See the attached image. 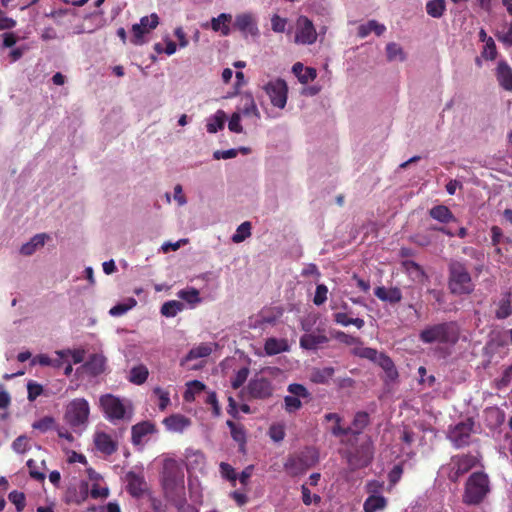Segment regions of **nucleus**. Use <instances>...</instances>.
Returning <instances> with one entry per match:
<instances>
[{"mask_svg": "<svg viewBox=\"0 0 512 512\" xmlns=\"http://www.w3.org/2000/svg\"><path fill=\"white\" fill-rule=\"evenodd\" d=\"M449 292L455 296L470 295L475 289L472 276L463 261L451 260L448 264Z\"/></svg>", "mask_w": 512, "mask_h": 512, "instance_id": "nucleus-1", "label": "nucleus"}, {"mask_svg": "<svg viewBox=\"0 0 512 512\" xmlns=\"http://www.w3.org/2000/svg\"><path fill=\"white\" fill-rule=\"evenodd\" d=\"M161 482L168 499L174 500L184 495V473L176 460H164Z\"/></svg>", "mask_w": 512, "mask_h": 512, "instance_id": "nucleus-2", "label": "nucleus"}, {"mask_svg": "<svg viewBox=\"0 0 512 512\" xmlns=\"http://www.w3.org/2000/svg\"><path fill=\"white\" fill-rule=\"evenodd\" d=\"M419 339L425 344H456L459 339V329L452 321L428 325L419 333Z\"/></svg>", "mask_w": 512, "mask_h": 512, "instance_id": "nucleus-3", "label": "nucleus"}, {"mask_svg": "<svg viewBox=\"0 0 512 512\" xmlns=\"http://www.w3.org/2000/svg\"><path fill=\"white\" fill-rule=\"evenodd\" d=\"M319 461V452L314 447H305L303 450L290 454L284 462V470L292 477L305 473Z\"/></svg>", "mask_w": 512, "mask_h": 512, "instance_id": "nucleus-4", "label": "nucleus"}, {"mask_svg": "<svg viewBox=\"0 0 512 512\" xmlns=\"http://www.w3.org/2000/svg\"><path fill=\"white\" fill-rule=\"evenodd\" d=\"M489 492L488 476L483 472H474L469 476L465 484L463 502L468 505H478Z\"/></svg>", "mask_w": 512, "mask_h": 512, "instance_id": "nucleus-5", "label": "nucleus"}, {"mask_svg": "<svg viewBox=\"0 0 512 512\" xmlns=\"http://www.w3.org/2000/svg\"><path fill=\"white\" fill-rule=\"evenodd\" d=\"M336 422L332 428L335 436L341 438V442L352 443V439H356L364 427L368 424V418H353L352 424L346 422V418H335Z\"/></svg>", "mask_w": 512, "mask_h": 512, "instance_id": "nucleus-6", "label": "nucleus"}, {"mask_svg": "<svg viewBox=\"0 0 512 512\" xmlns=\"http://www.w3.org/2000/svg\"><path fill=\"white\" fill-rule=\"evenodd\" d=\"M343 456L346 458L351 470L366 467L371 463L373 458L371 443L366 440L358 447L345 450Z\"/></svg>", "mask_w": 512, "mask_h": 512, "instance_id": "nucleus-7", "label": "nucleus"}, {"mask_svg": "<svg viewBox=\"0 0 512 512\" xmlns=\"http://www.w3.org/2000/svg\"><path fill=\"white\" fill-rule=\"evenodd\" d=\"M477 462V458L471 454L453 456L447 465L448 479L454 483L458 482L463 475L476 466Z\"/></svg>", "mask_w": 512, "mask_h": 512, "instance_id": "nucleus-8", "label": "nucleus"}, {"mask_svg": "<svg viewBox=\"0 0 512 512\" xmlns=\"http://www.w3.org/2000/svg\"><path fill=\"white\" fill-rule=\"evenodd\" d=\"M264 90L269 96V99L274 107L283 109L287 103L288 97V86L283 79H276L269 81L265 86Z\"/></svg>", "mask_w": 512, "mask_h": 512, "instance_id": "nucleus-9", "label": "nucleus"}, {"mask_svg": "<svg viewBox=\"0 0 512 512\" xmlns=\"http://www.w3.org/2000/svg\"><path fill=\"white\" fill-rule=\"evenodd\" d=\"M472 419L473 418H466L465 421H461L451 426L449 429L448 438L456 448H461L469 444L474 425Z\"/></svg>", "mask_w": 512, "mask_h": 512, "instance_id": "nucleus-10", "label": "nucleus"}, {"mask_svg": "<svg viewBox=\"0 0 512 512\" xmlns=\"http://www.w3.org/2000/svg\"><path fill=\"white\" fill-rule=\"evenodd\" d=\"M317 40V32L313 22L306 16H300L296 22L295 42L311 45Z\"/></svg>", "mask_w": 512, "mask_h": 512, "instance_id": "nucleus-11", "label": "nucleus"}, {"mask_svg": "<svg viewBox=\"0 0 512 512\" xmlns=\"http://www.w3.org/2000/svg\"><path fill=\"white\" fill-rule=\"evenodd\" d=\"M287 391L289 395L284 398V402L288 413L296 412L302 405L301 399L307 400L310 396L307 388L298 383L290 384Z\"/></svg>", "mask_w": 512, "mask_h": 512, "instance_id": "nucleus-12", "label": "nucleus"}, {"mask_svg": "<svg viewBox=\"0 0 512 512\" xmlns=\"http://www.w3.org/2000/svg\"><path fill=\"white\" fill-rule=\"evenodd\" d=\"M159 24V17L156 13L144 16L140 19V23L132 26L133 37L131 42L134 45H142L144 43L143 36L155 29Z\"/></svg>", "mask_w": 512, "mask_h": 512, "instance_id": "nucleus-13", "label": "nucleus"}, {"mask_svg": "<svg viewBox=\"0 0 512 512\" xmlns=\"http://www.w3.org/2000/svg\"><path fill=\"white\" fill-rule=\"evenodd\" d=\"M247 391L252 398L265 399L272 395L273 387L267 378L255 377L249 381Z\"/></svg>", "mask_w": 512, "mask_h": 512, "instance_id": "nucleus-14", "label": "nucleus"}, {"mask_svg": "<svg viewBox=\"0 0 512 512\" xmlns=\"http://www.w3.org/2000/svg\"><path fill=\"white\" fill-rule=\"evenodd\" d=\"M100 405L106 416H125V407L118 397L111 394L104 395L100 398Z\"/></svg>", "mask_w": 512, "mask_h": 512, "instance_id": "nucleus-15", "label": "nucleus"}, {"mask_svg": "<svg viewBox=\"0 0 512 512\" xmlns=\"http://www.w3.org/2000/svg\"><path fill=\"white\" fill-rule=\"evenodd\" d=\"M495 318L498 320H504L512 316V291L507 289L500 295V299L495 302Z\"/></svg>", "mask_w": 512, "mask_h": 512, "instance_id": "nucleus-16", "label": "nucleus"}, {"mask_svg": "<svg viewBox=\"0 0 512 512\" xmlns=\"http://www.w3.org/2000/svg\"><path fill=\"white\" fill-rule=\"evenodd\" d=\"M156 432L155 425L149 421H141L132 427V443L140 445L146 441V437Z\"/></svg>", "mask_w": 512, "mask_h": 512, "instance_id": "nucleus-17", "label": "nucleus"}, {"mask_svg": "<svg viewBox=\"0 0 512 512\" xmlns=\"http://www.w3.org/2000/svg\"><path fill=\"white\" fill-rule=\"evenodd\" d=\"M94 444L98 451L105 455H112L117 451V442L105 432H97L94 436Z\"/></svg>", "mask_w": 512, "mask_h": 512, "instance_id": "nucleus-18", "label": "nucleus"}, {"mask_svg": "<svg viewBox=\"0 0 512 512\" xmlns=\"http://www.w3.org/2000/svg\"><path fill=\"white\" fill-rule=\"evenodd\" d=\"M234 26L244 35L257 36L259 34L255 19L251 14H239L236 16Z\"/></svg>", "mask_w": 512, "mask_h": 512, "instance_id": "nucleus-19", "label": "nucleus"}, {"mask_svg": "<svg viewBox=\"0 0 512 512\" xmlns=\"http://www.w3.org/2000/svg\"><path fill=\"white\" fill-rule=\"evenodd\" d=\"M495 75L500 87L512 91V68L505 60L498 62Z\"/></svg>", "mask_w": 512, "mask_h": 512, "instance_id": "nucleus-20", "label": "nucleus"}, {"mask_svg": "<svg viewBox=\"0 0 512 512\" xmlns=\"http://www.w3.org/2000/svg\"><path fill=\"white\" fill-rule=\"evenodd\" d=\"M205 455L200 450L186 449L185 465L188 472L202 471L205 467Z\"/></svg>", "mask_w": 512, "mask_h": 512, "instance_id": "nucleus-21", "label": "nucleus"}, {"mask_svg": "<svg viewBox=\"0 0 512 512\" xmlns=\"http://www.w3.org/2000/svg\"><path fill=\"white\" fill-rule=\"evenodd\" d=\"M127 490L134 497H140L146 490L147 484L144 477L133 471H130L126 475Z\"/></svg>", "mask_w": 512, "mask_h": 512, "instance_id": "nucleus-22", "label": "nucleus"}, {"mask_svg": "<svg viewBox=\"0 0 512 512\" xmlns=\"http://www.w3.org/2000/svg\"><path fill=\"white\" fill-rule=\"evenodd\" d=\"M374 294L381 301L388 302L390 304H396L402 300V292L398 287H390L387 289L384 286H379L375 288Z\"/></svg>", "mask_w": 512, "mask_h": 512, "instance_id": "nucleus-23", "label": "nucleus"}, {"mask_svg": "<svg viewBox=\"0 0 512 512\" xmlns=\"http://www.w3.org/2000/svg\"><path fill=\"white\" fill-rule=\"evenodd\" d=\"M429 216L432 219H434L440 223H443V224L458 222L457 218L454 216L452 211L447 206L442 205V204L433 206L429 210Z\"/></svg>", "mask_w": 512, "mask_h": 512, "instance_id": "nucleus-24", "label": "nucleus"}, {"mask_svg": "<svg viewBox=\"0 0 512 512\" xmlns=\"http://www.w3.org/2000/svg\"><path fill=\"white\" fill-rule=\"evenodd\" d=\"M89 404L84 398L73 399L66 407L64 416H89Z\"/></svg>", "mask_w": 512, "mask_h": 512, "instance_id": "nucleus-25", "label": "nucleus"}, {"mask_svg": "<svg viewBox=\"0 0 512 512\" xmlns=\"http://www.w3.org/2000/svg\"><path fill=\"white\" fill-rule=\"evenodd\" d=\"M292 72L302 84H307L317 77L316 69L312 67H304L301 62H297L293 65Z\"/></svg>", "mask_w": 512, "mask_h": 512, "instance_id": "nucleus-26", "label": "nucleus"}, {"mask_svg": "<svg viewBox=\"0 0 512 512\" xmlns=\"http://www.w3.org/2000/svg\"><path fill=\"white\" fill-rule=\"evenodd\" d=\"M327 342L328 338L323 334L307 333L300 338V346L306 350H315L319 345Z\"/></svg>", "mask_w": 512, "mask_h": 512, "instance_id": "nucleus-27", "label": "nucleus"}, {"mask_svg": "<svg viewBox=\"0 0 512 512\" xmlns=\"http://www.w3.org/2000/svg\"><path fill=\"white\" fill-rule=\"evenodd\" d=\"M386 31V27L383 24L378 23L376 20H369L365 24H361L357 29V35L360 38L367 37L371 32H374L377 36L382 35Z\"/></svg>", "mask_w": 512, "mask_h": 512, "instance_id": "nucleus-28", "label": "nucleus"}, {"mask_svg": "<svg viewBox=\"0 0 512 512\" xmlns=\"http://www.w3.org/2000/svg\"><path fill=\"white\" fill-rule=\"evenodd\" d=\"M289 346L285 339H277L274 337L268 338L264 345V350L267 355H276L288 351Z\"/></svg>", "mask_w": 512, "mask_h": 512, "instance_id": "nucleus-29", "label": "nucleus"}, {"mask_svg": "<svg viewBox=\"0 0 512 512\" xmlns=\"http://www.w3.org/2000/svg\"><path fill=\"white\" fill-rule=\"evenodd\" d=\"M48 238V236L44 233L36 234L32 239L23 244L20 248V252L22 255L30 256L32 255L37 248L43 247L45 244V240Z\"/></svg>", "mask_w": 512, "mask_h": 512, "instance_id": "nucleus-30", "label": "nucleus"}, {"mask_svg": "<svg viewBox=\"0 0 512 512\" xmlns=\"http://www.w3.org/2000/svg\"><path fill=\"white\" fill-rule=\"evenodd\" d=\"M402 267L413 280L422 281L427 277L423 268L413 260L403 261Z\"/></svg>", "mask_w": 512, "mask_h": 512, "instance_id": "nucleus-31", "label": "nucleus"}, {"mask_svg": "<svg viewBox=\"0 0 512 512\" xmlns=\"http://www.w3.org/2000/svg\"><path fill=\"white\" fill-rule=\"evenodd\" d=\"M231 21V15L221 13L218 17L211 19V28L215 32H221L222 35L227 36L230 33L228 23Z\"/></svg>", "mask_w": 512, "mask_h": 512, "instance_id": "nucleus-32", "label": "nucleus"}, {"mask_svg": "<svg viewBox=\"0 0 512 512\" xmlns=\"http://www.w3.org/2000/svg\"><path fill=\"white\" fill-rule=\"evenodd\" d=\"M376 363L385 371L386 376L390 380L393 381L398 377V371H397L392 359L388 355H386L384 353H380V356H379L378 360L376 361Z\"/></svg>", "mask_w": 512, "mask_h": 512, "instance_id": "nucleus-33", "label": "nucleus"}, {"mask_svg": "<svg viewBox=\"0 0 512 512\" xmlns=\"http://www.w3.org/2000/svg\"><path fill=\"white\" fill-rule=\"evenodd\" d=\"M226 118V113L223 110H217L207 122V132L216 133L219 130H222L224 128Z\"/></svg>", "mask_w": 512, "mask_h": 512, "instance_id": "nucleus-34", "label": "nucleus"}, {"mask_svg": "<svg viewBox=\"0 0 512 512\" xmlns=\"http://www.w3.org/2000/svg\"><path fill=\"white\" fill-rule=\"evenodd\" d=\"M386 506V499L383 496L371 495L369 496L363 505L364 512H376L384 509Z\"/></svg>", "mask_w": 512, "mask_h": 512, "instance_id": "nucleus-35", "label": "nucleus"}, {"mask_svg": "<svg viewBox=\"0 0 512 512\" xmlns=\"http://www.w3.org/2000/svg\"><path fill=\"white\" fill-rule=\"evenodd\" d=\"M166 428L173 432H182L190 426V418H164Z\"/></svg>", "mask_w": 512, "mask_h": 512, "instance_id": "nucleus-36", "label": "nucleus"}, {"mask_svg": "<svg viewBox=\"0 0 512 512\" xmlns=\"http://www.w3.org/2000/svg\"><path fill=\"white\" fill-rule=\"evenodd\" d=\"M187 388L183 394V398L186 402H191L195 399V396L204 391L205 385L199 380H193L186 384Z\"/></svg>", "mask_w": 512, "mask_h": 512, "instance_id": "nucleus-37", "label": "nucleus"}, {"mask_svg": "<svg viewBox=\"0 0 512 512\" xmlns=\"http://www.w3.org/2000/svg\"><path fill=\"white\" fill-rule=\"evenodd\" d=\"M446 10L445 0H430L426 3V12L433 18H440Z\"/></svg>", "mask_w": 512, "mask_h": 512, "instance_id": "nucleus-38", "label": "nucleus"}, {"mask_svg": "<svg viewBox=\"0 0 512 512\" xmlns=\"http://www.w3.org/2000/svg\"><path fill=\"white\" fill-rule=\"evenodd\" d=\"M243 101H244V103H243L242 107L240 108L241 114H243L244 116H254L257 119H259L260 113H259V110L256 106V103H255L252 95H250V94L245 95L243 97Z\"/></svg>", "mask_w": 512, "mask_h": 512, "instance_id": "nucleus-39", "label": "nucleus"}, {"mask_svg": "<svg viewBox=\"0 0 512 512\" xmlns=\"http://www.w3.org/2000/svg\"><path fill=\"white\" fill-rule=\"evenodd\" d=\"M333 367H324L313 370L311 374V379L314 383L317 384H325L332 378L334 375Z\"/></svg>", "mask_w": 512, "mask_h": 512, "instance_id": "nucleus-40", "label": "nucleus"}, {"mask_svg": "<svg viewBox=\"0 0 512 512\" xmlns=\"http://www.w3.org/2000/svg\"><path fill=\"white\" fill-rule=\"evenodd\" d=\"M212 353V347L210 344L201 343L200 345L193 347L185 357L186 361L207 357Z\"/></svg>", "mask_w": 512, "mask_h": 512, "instance_id": "nucleus-41", "label": "nucleus"}, {"mask_svg": "<svg viewBox=\"0 0 512 512\" xmlns=\"http://www.w3.org/2000/svg\"><path fill=\"white\" fill-rule=\"evenodd\" d=\"M148 375V369L144 365H139L130 370L129 381L141 385L147 380Z\"/></svg>", "mask_w": 512, "mask_h": 512, "instance_id": "nucleus-42", "label": "nucleus"}, {"mask_svg": "<svg viewBox=\"0 0 512 512\" xmlns=\"http://www.w3.org/2000/svg\"><path fill=\"white\" fill-rule=\"evenodd\" d=\"M137 305V301L130 297L124 303H118L109 310V314L113 317H119L131 310Z\"/></svg>", "mask_w": 512, "mask_h": 512, "instance_id": "nucleus-43", "label": "nucleus"}, {"mask_svg": "<svg viewBox=\"0 0 512 512\" xmlns=\"http://www.w3.org/2000/svg\"><path fill=\"white\" fill-rule=\"evenodd\" d=\"M183 309V304L176 300L165 302L161 307V314L165 317H174Z\"/></svg>", "mask_w": 512, "mask_h": 512, "instance_id": "nucleus-44", "label": "nucleus"}, {"mask_svg": "<svg viewBox=\"0 0 512 512\" xmlns=\"http://www.w3.org/2000/svg\"><path fill=\"white\" fill-rule=\"evenodd\" d=\"M386 55L389 61L396 59H399L400 61L405 60V54L402 47L395 42H391L386 45Z\"/></svg>", "mask_w": 512, "mask_h": 512, "instance_id": "nucleus-45", "label": "nucleus"}, {"mask_svg": "<svg viewBox=\"0 0 512 512\" xmlns=\"http://www.w3.org/2000/svg\"><path fill=\"white\" fill-rule=\"evenodd\" d=\"M227 425L230 428L231 435H232L233 439L236 442H238L240 445H244L246 442V435H245L244 428L241 425L235 423L233 420H230V419L227 421Z\"/></svg>", "mask_w": 512, "mask_h": 512, "instance_id": "nucleus-46", "label": "nucleus"}, {"mask_svg": "<svg viewBox=\"0 0 512 512\" xmlns=\"http://www.w3.org/2000/svg\"><path fill=\"white\" fill-rule=\"evenodd\" d=\"M250 235H251V223L249 221H245L238 226L235 234L232 236V241L234 243H241L246 238L250 237Z\"/></svg>", "mask_w": 512, "mask_h": 512, "instance_id": "nucleus-47", "label": "nucleus"}, {"mask_svg": "<svg viewBox=\"0 0 512 512\" xmlns=\"http://www.w3.org/2000/svg\"><path fill=\"white\" fill-rule=\"evenodd\" d=\"M56 354L60 356L61 358H65L66 356L70 355L72 357L73 363L78 364L84 361L85 358V351L81 349H75V350H61L57 351Z\"/></svg>", "mask_w": 512, "mask_h": 512, "instance_id": "nucleus-48", "label": "nucleus"}, {"mask_svg": "<svg viewBox=\"0 0 512 512\" xmlns=\"http://www.w3.org/2000/svg\"><path fill=\"white\" fill-rule=\"evenodd\" d=\"M153 393L157 398V406L159 407L160 411L163 412L170 403L169 393L160 387L155 388Z\"/></svg>", "mask_w": 512, "mask_h": 512, "instance_id": "nucleus-49", "label": "nucleus"}, {"mask_svg": "<svg viewBox=\"0 0 512 512\" xmlns=\"http://www.w3.org/2000/svg\"><path fill=\"white\" fill-rule=\"evenodd\" d=\"M219 468L222 477L230 481L232 485L235 486L237 480V474L235 469L226 462H221Z\"/></svg>", "mask_w": 512, "mask_h": 512, "instance_id": "nucleus-50", "label": "nucleus"}, {"mask_svg": "<svg viewBox=\"0 0 512 512\" xmlns=\"http://www.w3.org/2000/svg\"><path fill=\"white\" fill-rule=\"evenodd\" d=\"M249 376V369L247 367H242L239 369L235 376L231 380V386L234 389L240 388L247 380Z\"/></svg>", "mask_w": 512, "mask_h": 512, "instance_id": "nucleus-51", "label": "nucleus"}, {"mask_svg": "<svg viewBox=\"0 0 512 512\" xmlns=\"http://www.w3.org/2000/svg\"><path fill=\"white\" fill-rule=\"evenodd\" d=\"M178 296L190 304L200 302L199 291L195 288L183 289L179 291Z\"/></svg>", "mask_w": 512, "mask_h": 512, "instance_id": "nucleus-52", "label": "nucleus"}, {"mask_svg": "<svg viewBox=\"0 0 512 512\" xmlns=\"http://www.w3.org/2000/svg\"><path fill=\"white\" fill-rule=\"evenodd\" d=\"M8 499L15 505L18 512L24 509L26 500L24 493L14 490L9 493Z\"/></svg>", "mask_w": 512, "mask_h": 512, "instance_id": "nucleus-53", "label": "nucleus"}, {"mask_svg": "<svg viewBox=\"0 0 512 512\" xmlns=\"http://www.w3.org/2000/svg\"><path fill=\"white\" fill-rule=\"evenodd\" d=\"M482 57L486 60H495L497 57V48L493 38H489L482 51Z\"/></svg>", "mask_w": 512, "mask_h": 512, "instance_id": "nucleus-54", "label": "nucleus"}, {"mask_svg": "<svg viewBox=\"0 0 512 512\" xmlns=\"http://www.w3.org/2000/svg\"><path fill=\"white\" fill-rule=\"evenodd\" d=\"M239 410L246 414L250 413L249 405L241 404L240 407L238 408L237 402L231 396H229L227 413L231 416H235Z\"/></svg>", "mask_w": 512, "mask_h": 512, "instance_id": "nucleus-55", "label": "nucleus"}, {"mask_svg": "<svg viewBox=\"0 0 512 512\" xmlns=\"http://www.w3.org/2000/svg\"><path fill=\"white\" fill-rule=\"evenodd\" d=\"M302 493V501L305 505L309 506L312 503L319 504L321 502V497L317 494H311L309 488L303 484L301 487Z\"/></svg>", "mask_w": 512, "mask_h": 512, "instance_id": "nucleus-56", "label": "nucleus"}, {"mask_svg": "<svg viewBox=\"0 0 512 512\" xmlns=\"http://www.w3.org/2000/svg\"><path fill=\"white\" fill-rule=\"evenodd\" d=\"M328 288L324 284H318L316 287L313 302L315 305L320 306L327 300Z\"/></svg>", "mask_w": 512, "mask_h": 512, "instance_id": "nucleus-57", "label": "nucleus"}, {"mask_svg": "<svg viewBox=\"0 0 512 512\" xmlns=\"http://www.w3.org/2000/svg\"><path fill=\"white\" fill-rule=\"evenodd\" d=\"M104 361L103 359L94 354L91 359L86 363V366L93 372V374H99L103 371Z\"/></svg>", "mask_w": 512, "mask_h": 512, "instance_id": "nucleus-58", "label": "nucleus"}, {"mask_svg": "<svg viewBox=\"0 0 512 512\" xmlns=\"http://www.w3.org/2000/svg\"><path fill=\"white\" fill-rule=\"evenodd\" d=\"M269 436L275 442H280L285 437V429L283 425L275 424L269 429Z\"/></svg>", "mask_w": 512, "mask_h": 512, "instance_id": "nucleus-59", "label": "nucleus"}, {"mask_svg": "<svg viewBox=\"0 0 512 512\" xmlns=\"http://www.w3.org/2000/svg\"><path fill=\"white\" fill-rule=\"evenodd\" d=\"M287 25V19L282 18L279 15L275 14L271 18V26L272 30L277 33H282L285 31Z\"/></svg>", "mask_w": 512, "mask_h": 512, "instance_id": "nucleus-60", "label": "nucleus"}, {"mask_svg": "<svg viewBox=\"0 0 512 512\" xmlns=\"http://www.w3.org/2000/svg\"><path fill=\"white\" fill-rule=\"evenodd\" d=\"M34 429L41 432H46L54 427V418H41L32 424Z\"/></svg>", "mask_w": 512, "mask_h": 512, "instance_id": "nucleus-61", "label": "nucleus"}, {"mask_svg": "<svg viewBox=\"0 0 512 512\" xmlns=\"http://www.w3.org/2000/svg\"><path fill=\"white\" fill-rule=\"evenodd\" d=\"M241 114L240 112H234L229 120L228 128L231 132L242 133L243 127L240 124Z\"/></svg>", "mask_w": 512, "mask_h": 512, "instance_id": "nucleus-62", "label": "nucleus"}, {"mask_svg": "<svg viewBox=\"0 0 512 512\" xmlns=\"http://www.w3.org/2000/svg\"><path fill=\"white\" fill-rule=\"evenodd\" d=\"M511 380H512V364L504 370L502 377L500 379L496 380V387L498 389L505 388L510 384Z\"/></svg>", "mask_w": 512, "mask_h": 512, "instance_id": "nucleus-63", "label": "nucleus"}, {"mask_svg": "<svg viewBox=\"0 0 512 512\" xmlns=\"http://www.w3.org/2000/svg\"><path fill=\"white\" fill-rule=\"evenodd\" d=\"M495 37L505 46H512V22L509 24L506 32L497 31L495 33Z\"/></svg>", "mask_w": 512, "mask_h": 512, "instance_id": "nucleus-64", "label": "nucleus"}]
</instances>
